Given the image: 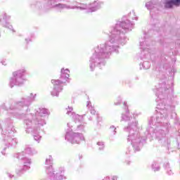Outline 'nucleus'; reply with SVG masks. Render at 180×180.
Returning <instances> with one entry per match:
<instances>
[{"label": "nucleus", "instance_id": "nucleus-1", "mask_svg": "<svg viewBox=\"0 0 180 180\" xmlns=\"http://www.w3.org/2000/svg\"><path fill=\"white\" fill-rule=\"evenodd\" d=\"M170 80L166 81L161 79L159 84L154 89L157 96L156 115L152 117L148 122V127L146 129L145 136L146 139H152L155 137L156 140L162 146H169L171 141L168 137L169 124L167 118L171 112L172 106L168 104V97L174 93V74L176 72L175 69L172 70Z\"/></svg>", "mask_w": 180, "mask_h": 180}, {"label": "nucleus", "instance_id": "nucleus-2", "mask_svg": "<svg viewBox=\"0 0 180 180\" xmlns=\"http://www.w3.org/2000/svg\"><path fill=\"white\" fill-rule=\"evenodd\" d=\"M134 24L126 18L117 21L110 30L109 40L94 48V52L89 60V68L94 71L95 68L100 70L106 65V59L112 56V53H119V46H124L127 43L126 33L131 32Z\"/></svg>", "mask_w": 180, "mask_h": 180}, {"label": "nucleus", "instance_id": "nucleus-3", "mask_svg": "<svg viewBox=\"0 0 180 180\" xmlns=\"http://www.w3.org/2000/svg\"><path fill=\"white\" fill-rule=\"evenodd\" d=\"M37 94H22L19 100L13 101L8 104H3L0 109L7 110L8 116H12L15 119L22 120L24 119V126L26 133H33L34 140L40 143L41 136L40 134V127L33 123V115L27 114L30 112V106L32 102L36 101Z\"/></svg>", "mask_w": 180, "mask_h": 180}, {"label": "nucleus", "instance_id": "nucleus-4", "mask_svg": "<svg viewBox=\"0 0 180 180\" xmlns=\"http://www.w3.org/2000/svg\"><path fill=\"white\" fill-rule=\"evenodd\" d=\"M84 116L81 115L82 119L75 120L67 124L68 129L65 135V139L71 144H81V141H85V137L82 131L86 129V122L84 121ZM80 131V132H75Z\"/></svg>", "mask_w": 180, "mask_h": 180}, {"label": "nucleus", "instance_id": "nucleus-5", "mask_svg": "<svg viewBox=\"0 0 180 180\" xmlns=\"http://www.w3.org/2000/svg\"><path fill=\"white\" fill-rule=\"evenodd\" d=\"M124 131L128 133L127 141L130 143L134 148V151H140L141 147L146 143V139H141L140 134H139V121L136 120L135 117L132 120L129 121L127 127H124Z\"/></svg>", "mask_w": 180, "mask_h": 180}, {"label": "nucleus", "instance_id": "nucleus-6", "mask_svg": "<svg viewBox=\"0 0 180 180\" xmlns=\"http://www.w3.org/2000/svg\"><path fill=\"white\" fill-rule=\"evenodd\" d=\"M34 154H37V150L29 146L25 147L24 151L16 154V158L20 160V161H21L23 164L22 167H18L16 169L15 172L17 175L20 176V175H23L26 171L30 169V165H32V160L28 158L27 155H34Z\"/></svg>", "mask_w": 180, "mask_h": 180}, {"label": "nucleus", "instance_id": "nucleus-7", "mask_svg": "<svg viewBox=\"0 0 180 180\" xmlns=\"http://www.w3.org/2000/svg\"><path fill=\"white\" fill-rule=\"evenodd\" d=\"M139 47L141 49V57L142 60H151L154 61L155 57V51L153 48V42L150 38H147V34L139 39Z\"/></svg>", "mask_w": 180, "mask_h": 180}, {"label": "nucleus", "instance_id": "nucleus-8", "mask_svg": "<svg viewBox=\"0 0 180 180\" xmlns=\"http://www.w3.org/2000/svg\"><path fill=\"white\" fill-rule=\"evenodd\" d=\"M60 79H52L51 83L53 85V89L51 91L52 96L58 97L60 92L63 91V86L65 82L70 81V70L63 68L60 70Z\"/></svg>", "mask_w": 180, "mask_h": 180}, {"label": "nucleus", "instance_id": "nucleus-9", "mask_svg": "<svg viewBox=\"0 0 180 180\" xmlns=\"http://www.w3.org/2000/svg\"><path fill=\"white\" fill-rule=\"evenodd\" d=\"M26 81V69L21 68L13 72L12 77L9 79L8 85L10 88L23 86Z\"/></svg>", "mask_w": 180, "mask_h": 180}, {"label": "nucleus", "instance_id": "nucleus-10", "mask_svg": "<svg viewBox=\"0 0 180 180\" xmlns=\"http://www.w3.org/2000/svg\"><path fill=\"white\" fill-rule=\"evenodd\" d=\"M29 112H27V115H29ZM30 115H32V122L34 124H36L38 127H43L46 124V117L50 115L49 110L44 108H39L38 109H35V113H30Z\"/></svg>", "mask_w": 180, "mask_h": 180}, {"label": "nucleus", "instance_id": "nucleus-11", "mask_svg": "<svg viewBox=\"0 0 180 180\" xmlns=\"http://www.w3.org/2000/svg\"><path fill=\"white\" fill-rule=\"evenodd\" d=\"M102 6H103V1L97 0L89 4L80 3L79 4L78 9L79 11H86V13H91L99 11Z\"/></svg>", "mask_w": 180, "mask_h": 180}, {"label": "nucleus", "instance_id": "nucleus-12", "mask_svg": "<svg viewBox=\"0 0 180 180\" xmlns=\"http://www.w3.org/2000/svg\"><path fill=\"white\" fill-rule=\"evenodd\" d=\"M124 112L122 114L121 120L124 122H130V120H133V117L130 115V112L129 111V106H127V102H124Z\"/></svg>", "mask_w": 180, "mask_h": 180}, {"label": "nucleus", "instance_id": "nucleus-13", "mask_svg": "<svg viewBox=\"0 0 180 180\" xmlns=\"http://www.w3.org/2000/svg\"><path fill=\"white\" fill-rule=\"evenodd\" d=\"M74 108L72 107L68 106L66 108V115L68 116H70V117H72L73 120H77L82 119V117L80 115L76 114L75 112H73Z\"/></svg>", "mask_w": 180, "mask_h": 180}, {"label": "nucleus", "instance_id": "nucleus-14", "mask_svg": "<svg viewBox=\"0 0 180 180\" xmlns=\"http://www.w3.org/2000/svg\"><path fill=\"white\" fill-rule=\"evenodd\" d=\"M3 19L5 21V22H1L2 26L4 27H7V29H9L10 30H12V32H15V30H13V27L8 22V20H11V15H7L6 13H4L3 15Z\"/></svg>", "mask_w": 180, "mask_h": 180}, {"label": "nucleus", "instance_id": "nucleus-15", "mask_svg": "<svg viewBox=\"0 0 180 180\" xmlns=\"http://www.w3.org/2000/svg\"><path fill=\"white\" fill-rule=\"evenodd\" d=\"M53 8H57L59 10H63V9H78V8H79V5L78 6H68L67 4H56L52 6Z\"/></svg>", "mask_w": 180, "mask_h": 180}, {"label": "nucleus", "instance_id": "nucleus-16", "mask_svg": "<svg viewBox=\"0 0 180 180\" xmlns=\"http://www.w3.org/2000/svg\"><path fill=\"white\" fill-rule=\"evenodd\" d=\"M150 167L153 172H158L161 170V165H160V162L157 160L152 162Z\"/></svg>", "mask_w": 180, "mask_h": 180}, {"label": "nucleus", "instance_id": "nucleus-17", "mask_svg": "<svg viewBox=\"0 0 180 180\" xmlns=\"http://www.w3.org/2000/svg\"><path fill=\"white\" fill-rule=\"evenodd\" d=\"M163 168L167 175H174V172L172 171V167H171V165H169V162H165L163 163Z\"/></svg>", "mask_w": 180, "mask_h": 180}, {"label": "nucleus", "instance_id": "nucleus-18", "mask_svg": "<svg viewBox=\"0 0 180 180\" xmlns=\"http://www.w3.org/2000/svg\"><path fill=\"white\" fill-rule=\"evenodd\" d=\"M158 6V4L157 1H151L146 4V8L148 9V11H153V9H155Z\"/></svg>", "mask_w": 180, "mask_h": 180}, {"label": "nucleus", "instance_id": "nucleus-19", "mask_svg": "<svg viewBox=\"0 0 180 180\" xmlns=\"http://www.w3.org/2000/svg\"><path fill=\"white\" fill-rule=\"evenodd\" d=\"M86 108H88V109L90 110V113L91 115H95V113H96L95 108H94V106H92V104L90 103V101H87Z\"/></svg>", "mask_w": 180, "mask_h": 180}, {"label": "nucleus", "instance_id": "nucleus-20", "mask_svg": "<svg viewBox=\"0 0 180 180\" xmlns=\"http://www.w3.org/2000/svg\"><path fill=\"white\" fill-rule=\"evenodd\" d=\"M109 131L111 136H116V134H117V128H116L115 125H111L109 128Z\"/></svg>", "mask_w": 180, "mask_h": 180}, {"label": "nucleus", "instance_id": "nucleus-21", "mask_svg": "<svg viewBox=\"0 0 180 180\" xmlns=\"http://www.w3.org/2000/svg\"><path fill=\"white\" fill-rule=\"evenodd\" d=\"M165 8H167L169 9H171L174 6V3L171 0H165Z\"/></svg>", "mask_w": 180, "mask_h": 180}, {"label": "nucleus", "instance_id": "nucleus-22", "mask_svg": "<svg viewBox=\"0 0 180 180\" xmlns=\"http://www.w3.org/2000/svg\"><path fill=\"white\" fill-rule=\"evenodd\" d=\"M150 62L144 61L143 63H141L140 68L143 70H148L150 68Z\"/></svg>", "mask_w": 180, "mask_h": 180}, {"label": "nucleus", "instance_id": "nucleus-23", "mask_svg": "<svg viewBox=\"0 0 180 180\" xmlns=\"http://www.w3.org/2000/svg\"><path fill=\"white\" fill-rule=\"evenodd\" d=\"M129 19H132V20H137L138 18L136 15V13L134 11H131L128 15H127Z\"/></svg>", "mask_w": 180, "mask_h": 180}, {"label": "nucleus", "instance_id": "nucleus-24", "mask_svg": "<svg viewBox=\"0 0 180 180\" xmlns=\"http://www.w3.org/2000/svg\"><path fill=\"white\" fill-rule=\"evenodd\" d=\"M117 176H107L104 177L102 180H117Z\"/></svg>", "mask_w": 180, "mask_h": 180}, {"label": "nucleus", "instance_id": "nucleus-25", "mask_svg": "<svg viewBox=\"0 0 180 180\" xmlns=\"http://www.w3.org/2000/svg\"><path fill=\"white\" fill-rule=\"evenodd\" d=\"M97 146H98V149L102 150L103 148H105V142L103 141H98L97 142Z\"/></svg>", "mask_w": 180, "mask_h": 180}, {"label": "nucleus", "instance_id": "nucleus-26", "mask_svg": "<svg viewBox=\"0 0 180 180\" xmlns=\"http://www.w3.org/2000/svg\"><path fill=\"white\" fill-rule=\"evenodd\" d=\"M175 6H180V0H171Z\"/></svg>", "mask_w": 180, "mask_h": 180}, {"label": "nucleus", "instance_id": "nucleus-27", "mask_svg": "<svg viewBox=\"0 0 180 180\" xmlns=\"http://www.w3.org/2000/svg\"><path fill=\"white\" fill-rule=\"evenodd\" d=\"M176 44H177L179 46H180V34L176 35Z\"/></svg>", "mask_w": 180, "mask_h": 180}, {"label": "nucleus", "instance_id": "nucleus-28", "mask_svg": "<svg viewBox=\"0 0 180 180\" xmlns=\"http://www.w3.org/2000/svg\"><path fill=\"white\" fill-rule=\"evenodd\" d=\"M6 174H7V176H8V178H10L11 179H12V178H13V176H14V175L12 174V173H11L9 172H7Z\"/></svg>", "mask_w": 180, "mask_h": 180}, {"label": "nucleus", "instance_id": "nucleus-29", "mask_svg": "<svg viewBox=\"0 0 180 180\" xmlns=\"http://www.w3.org/2000/svg\"><path fill=\"white\" fill-rule=\"evenodd\" d=\"M32 38H33V34L31 35V38H29V39L26 38L25 39L26 43H29V41H32Z\"/></svg>", "mask_w": 180, "mask_h": 180}, {"label": "nucleus", "instance_id": "nucleus-30", "mask_svg": "<svg viewBox=\"0 0 180 180\" xmlns=\"http://www.w3.org/2000/svg\"><path fill=\"white\" fill-rule=\"evenodd\" d=\"M34 6H35V8H37L38 9H40V3H37V4H34Z\"/></svg>", "mask_w": 180, "mask_h": 180}, {"label": "nucleus", "instance_id": "nucleus-31", "mask_svg": "<svg viewBox=\"0 0 180 180\" xmlns=\"http://www.w3.org/2000/svg\"><path fill=\"white\" fill-rule=\"evenodd\" d=\"M1 63L2 64V65H6V60H3L1 61Z\"/></svg>", "mask_w": 180, "mask_h": 180}, {"label": "nucleus", "instance_id": "nucleus-32", "mask_svg": "<svg viewBox=\"0 0 180 180\" xmlns=\"http://www.w3.org/2000/svg\"><path fill=\"white\" fill-rule=\"evenodd\" d=\"M165 60H166V58L162 56V63H165Z\"/></svg>", "mask_w": 180, "mask_h": 180}, {"label": "nucleus", "instance_id": "nucleus-33", "mask_svg": "<svg viewBox=\"0 0 180 180\" xmlns=\"http://www.w3.org/2000/svg\"><path fill=\"white\" fill-rule=\"evenodd\" d=\"M120 102H122V100L120 99L118 103H115V105H120Z\"/></svg>", "mask_w": 180, "mask_h": 180}, {"label": "nucleus", "instance_id": "nucleus-34", "mask_svg": "<svg viewBox=\"0 0 180 180\" xmlns=\"http://www.w3.org/2000/svg\"><path fill=\"white\" fill-rule=\"evenodd\" d=\"M127 165H130V161H128V162H127Z\"/></svg>", "mask_w": 180, "mask_h": 180}, {"label": "nucleus", "instance_id": "nucleus-35", "mask_svg": "<svg viewBox=\"0 0 180 180\" xmlns=\"http://www.w3.org/2000/svg\"><path fill=\"white\" fill-rule=\"evenodd\" d=\"M175 61H176V59H173V60H172V62H173V63H175Z\"/></svg>", "mask_w": 180, "mask_h": 180}, {"label": "nucleus", "instance_id": "nucleus-36", "mask_svg": "<svg viewBox=\"0 0 180 180\" xmlns=\"http://www.w3.org/2000/svg\"><path fill=\"white\" fill-rule=\"evenodd\" d=\"M1 153H2L4 155H5V153H4V152H1Z\"/></svg>", "mask_w": 180, "mask_h": 180}, {"label": "nucleus", "instance_id": "nucleus-37", "mask_svg": "<svg viewBox=\"0 0 180 180\" xmlns=\"http://www.w3.org/2000/svg\"><path fill=\"white\" fill-rule=\"evenodd\" d=\"M89 120H92V118H89Z\"/></svg>", "mask_w": 180, "mask_h": 180}, {"label": "nucleus", "instance_id": "nucleus-38", "mask_svg": "<svg viewBox=\"0 0 180 180\" xmlns=\"http://www.w3.org/2000/svg\"><path fill=\"white\" fill-rule=\"evenodd\" d=\"M128 154H130V151L128 153Z\"/></svg>", "mask_w": 180, "mask_h": 180}, {"label": "nucleus", "instance_id": "nucleus-39", "mask_svg": "<svg viewBox=\"0 0 180 180\" xmlns=\"http://www.w3.org/2000/svg\"><path fill=\"white\" fill-rule=\"evenodd\" d=\"M179 133H180V130L179 131Z\"/></svg>", "mask_w": 180, "mask_h": 180}, {"label": "nucleus", "instance_id": "nucleus-40", "mask_svg": "<svg viewBox=\"0 0 180 180\" xmlns=\"http://www.w3.org/2000/svg\"><path fill=\"white\" fill-rule=\"evenodd\" d=\"M0 22H1V18H0Z\"/></svg>", "mask_w": 180, "mask_h": 180}]
</instances>
